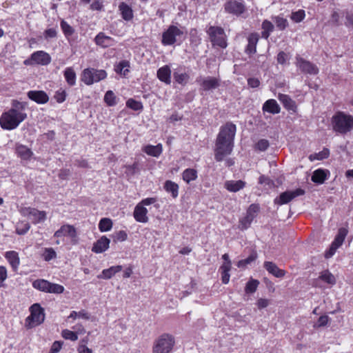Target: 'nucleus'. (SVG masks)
Wrapping results in <instances>:
<instances>
[{
  "instance_id": "nucleus-29",
  "label": "nucleus",
  "mask_w": 353,
  "mask_h": 353,
  "mask_svg": "<svg viewBox=\"0 0 353 353\" xmlns=\"http://www.w3.org/2000/svg\"><path fill=\"white\" fill-rule=\"evenodd\" d=\"M330 172L323 169H317L314 171L312 176V181L318 184H322L327 179Z\"/></svg>"
},
{
  "instance_id": "nucleus-63",
  "label": "nucleus",
  "mask_w": 353,
  "mask_h": 353,
  "mask_svg": "<svg viewBox=\"0 0 353 353\" xmlns=\"http://www.w3.org/2000/svg\"><path fill=\"white\" fill-rule=\"evenodd\" d=\"M248 84L250 87L255 88L259 86L260 81L256 78H250L248 79Z\"/></svg>"
},
{
  "instance_id": "nucleus-10",
  "label": "nucleus",
  "mask_w": 353,
  "mask_h": 353,
  "mask_svg": "<svg viewBox=\"0 0 353 353\" xmlns=\"http://www.w3.org/2000/svg\"><path fill=\"white\" fill-rule=\"evenodd\" d=\"M30 315L26 319V324L33 327L42 323L45 319L43 309L39 304L35 303L30 307Z\"/></svg>"
},
{
  "instance_id": "nucleus-39",
  "label": "nucleus",
  "mask_w": 353,
  "mask_h": 353,
  "mask_svg": "<svg viewBox=\"0 0 353 353\" xmlns=\"http://www.w3.org/2000/svg\"><path fill=\"white\" fill-rule=\"evenodd\" d=\"M182 178L187 183L196 179L197 171L193 168H187L182 173Z\"/></svg>"
},
{
  "instance_id": "nucleus-37",
  "label": "nucleus",
  "mask_w": 353,
  "mask_h": 353,
  "mask_svg": "<svg viewBox=\"0 0 353 353\" xmlns=\"http://www.w3.org/2000/svg\"><path fill=\"white\" fill-rule=\"evenodd\" d=\"M232 268L231 261L224 262L220 268L221 272V279L224 284L228 283L230 275L229 272Z\"/></svg>"
},
{
  "instance_id": "nucleus-35",
  "label": "nucleus",
  "mask_w": 353,
  "mask_h": 353,
  "mask_svg": "<svg viewBox=\"0 0 353 353\" xmlns=\"http://www.w3.org/2000/svg\"><path fill=\"white\" fill-rule=\"evenodd\" d=\"M164 190L171 194L172 198L176 199L179 195V187L177 183L170 180H167L163 185Z\"/></svg>"
},
{
  "instance_id": "nucleus-15",
  "label": "nucleus",
  "mask_w": 353,
  "mask_h": 353,
  "mask_svg": "<svg viewBox=\"0 0 353 353\" xmlns=\"http://www.w3.org/2000/svg\"><path fill=\"white\" fill-rule=\"evenodd\" d=\"M304 194L305 191L301 188H297L292 191H286L281 193L279 196L276 197L274 200V203L279 205L286 204L294 198L302 196Z\"/></svg>"
},
{
  "instance_id": "nucleus-2",
  "label": "nucleus",
  "mask_w": 353,
  "mask_h": 353,
  "mask_svg": "<svg viewBox=\"0 0 353 353\" xmlns=\"http://www.w3.org/2000/svg\"><path fill=\"white\" fill-rule=\"evenodd\" d=\"M26 107V102L12 100L11 108L0 117L1 128L6 130L16 129L27 118Z\"/></svg>"
},
{
  "instance_id": "nucleus-32",
  "label": "nucleus",
  "mask_w": 353,
  "mask_h": 353,
  "mask_svg": "<svg viewBox=\"0 0 353 353\" xmlns=\"http://www.w3.org/2000/svg\"><path fill=\"white\" fill-rule=\"evenodd\" d=\"M263 110L275 114L280 112L281 108L274 99H268L263 105Z\"/></svg>"
},
{
  "instance_id": "nucleus-62",
  "label": "nucleus",
  "mask_w": 353,
  "mask_h": 353,
  "mask_svg": "<svg viewBox=\"0 0 353 353\" xmlns=\"http://www.w3.org/2000/svg\"><path fill=\"white\" fill-rule=\"evenodd\" d=\"M288 56L284 52H280L277 55V61L280 64H284L288 60Z\"/></svg>"
},
{
  "instance_id": "nucleus-41",
  "label": "nucleus",
  "mask_w": 353,
  "mask_h": 353,
  "mask_svg": "<svg viewBox=\"0 0 353 353\" xmlns=\"http://www.w3.org/2000/svg\"><path fill=\"white\" fill-rule=\"evenodd\" d=\"M259 37L256 34H252L248 37V44L246 51L249 54H253L256 52V46L258 42Z\"/></svg>"
},
{
  "instance_id": "nucleus-50",
  "label": "nucleus",
  "mask_w": 353,
  "mask_h": 353,
  "mask_svg": "<svg viewBox=\"0 0 353 353\" xmlns=\"http://www.w3.org/2000/svg\"><path fill=\"white\" fill-rule=\"evenodd\" d=\"M104 101L109 106H113L116 105V97L112 90H108L106 92L104 96Z\"/></svg>"
},
{
  "instance_id": "nucleus-53",
  "label": "nucleus",
  "mask_w": 353,
  "mask_h": 353,
  "mask_svg": "<svg viewBox=\"0 0 353 353\" xmlns=\"http://www.w3.org/2000/svg\"><path fill=\"white\" fill-rule=\"evenodd\" d=\"M42 256L46 261H49L57 257V253L53 248H45Z\"/></svg>"
},
{
  "instance_id": "nucleus-21",
  "label": "nucleus",
  "mask_w": 353,
  "mask_h": 353,
  "mask_svg": "<svg viewBox=\"0 0 353 353\" xmlns=\"http://www.w3.org/2000/svg\"><path fill=\"white\" fill-rule=\"evenodd\" d=\"M27 95L30 100L39 104L46 103L49 100L48 94L42 90H30Z\"/></svg>"
},
{
  "instance_id": "nucleus-44",
  "label": "nucleus",
  "mask_w": 353,
  "mask_h": 353,
  "mask_svg": "<svg viewBox=\"0 0 353 353\" xmlns=\"http://www.w3.org/2000/svg\"><path fill=\"white\" fill-rule=\"evenodd\" d=\"M112 228V221L110 219L103 218L99 223V230L101 232H108Z\"/></svg>"
},
{
  "instance_id": "nucleus-36",
  "label": "nucleus",
  "mask_w": 353,
  "mask_h": 353,
  "mask_svg": "<svg viewBox=\"0 0 353 353\" xmlns=\"http://www.w3.org/2000/svg\"><path fill=\"white\" fill-rule=\"evenodd\" d=\"M63 76L69 85L73 86L76 84L77 75L72 67H68L65 69Z\"/></svg>"
},
{
  "instance_id": "nucleus-38",
  "label": "nucleus",
  "mask_w": 353,
  "mask_h": 353,
  "mask_svg": "<svg viewBox=\"0 0 353 353\" xmlns=\"http://www.w3.org/2000/svg\"><path fill=\"white\" fill-rule=\"evenodd\" d=\"M319 279L331 286L335 285L336 281L335 276L329 270H324L321 272L319 276Z\"/></svg>"
},
{
  "instance_id": "nucleus-48",
  "label": "nucleus",
  "mask_w": 353,
  "mask_h": 353,
  "mask_svg": "<svg viewBox=\"0 0 353 353\" xmlns=\"http://www.w3.org/2000/svg\"><path fill=\"white\" fill-rule=\"evenodd\" d=\"M257 258V254L255 252H253L247 259L240 260L237 263V266L239 268H245L247 265L250 264L252 262L256 260Z\"/></svg>"
},
{
  "instance_id": "nucleus-22",
  "label": "nucleus",
  "mask_w": 353,
  "mask_h": 353,
  "mask_svg": "<svg viewBox=\"0 0 353 353\" xmlns=\"http://www.w3.org/2000/svg\"><path fill=\"white\" fill-rule=\"evenodd\" d=\"M198 82L201 88L205 91L215 89L219 85V79L212 77L201 78Z\"/></svg>"
},
{
  "instance_id": "nucleus-4",
  "label": "nucleus",
  "mask_w": 353,
  "mask_h": 353,
  "mask_svg": "<svg viewBox=\"0 0 353 353\" xmlns=\"http://www.w3.org/2000/svg\"><path fill=\"white\" fill-rule=\"evenodd\" d=\"M332 125L335 132L345 134L353 129V117L343 112H337L332 118Z\"/></svg>"
},
{
  "instance_id": "nucleus-64",
  "label": "nucleus",
  "mask_w": 353,
  "mask_h": 353,
  "mask_svg": "<svg viewBox=\"0 0 353 353\" xmlns=\"http://www.w3.org/2000/svg\"><path fill=\"white\" fill-rule=\"evenodd\" d=\"M78 353H92V350L85 345H79L77 348Z\"/></svg>"
},
{
  "instance_id": "nucleus-51",
  "label": "nucleus",
  "mask_w": 353,
  "mask_h": 353,
  "mask_svg": "<svg viewBox=\"0 0 353 353\" xmlns=\"http://www.w3.org/2000/svg\"><path fill=\"white\" fill-rule=\"evenodd\" d=\"M60 26L65 37H70L73 34V28L70 25H69L65 21L61 20Z\"/></svg>"
},
{
  "instance_id": "nucleus-16",
  "label": "nucleus",
  "mask_w": 353,
  "mask_h": 353,
  "mask_svg": "<svg viewBox=\"0 0 353 353\" xmlns=\"http://www.w3.org/2000/svg\"><path fill=\"white\" fill-rule=\"evenodd\" d=\"M54 236L56 238L70 237L73 243L77 241V234L75 228L69 224L63 225L58 230H57Z\"/></svg>"
},
{
  "instance_id": "nucleus-19",
  "label": "nucleus",
  "mask_w": 353,
  "mask_h": 353,
  "mask_svg": "<svg viewBox=\"0 0 353 353\" xmlns=\"http://www.w3.org/2000/svg\"><path fill=\"white\" fill-rule=\"evenodd\" d=\"M224 8L225 12L233 14L239 15L245 10L244 5L236 0H230L225 3Z\"/></svg>"
},
{
  "instance_id": "nucleus-47",
  "label": "nucleus",
  "mask_w": 353,
  "mask_h": 353,
  "mask_svg": "<svg viewBox=\"0 0 353 353\" xmlns=\"http://www.w3.org/2000/svg\"><path fill=\"white\" fill-rule=\"evenodd\" d=\"M259 284V282L256 279H250L246 284L245 291L247 294L254 293Z\"/></svg>"
},
{
  "instance_id": "nucleus-59",
  "label": "nucleus",
  "mask_w": 353,
  "mask_h": 353,
  "mask_svg": "<svg viewBox=\"0 0 353 353\" xmlns=\"http://www.w3.org/2000/svg\"><path fill=\"white\" fill-rule=\"evenodd\" d=\"M57 34V32L55 28H48L44 32V37L46 39L55 38Z\"/></svg>"
},
{
  "instance_id": "nucleus-14",
  "label": "nucleus",
  "mask_w": 353,
  "mask_h": 353,
  "mask_svg": "<svg viewBox=\"0 0 353 353\" xmlns=\"http://www.w3.org/2000/svg\"><path fill=\"white\" fill-rule=\"evenodd\" d=\"M259 211V206L257 204H252L249 206L246 212V215L240 219L239 228L241 230L248 229L254 219L256 216L257 213Z\"/></svg>"
},
{
  "instance_id": "nucleus-56",
  "label": "nucleus",
  "mask_w": 353,
  "mask_h": 353,
  "mask_svg": "<svg viewBox=\"0 0 353 353\" xmlns=\"http://www.w3.org/2000/svg\"><path fill=\"white\" fill-rule=\"evenodd\" d=\"M68 318H72L75 319L76 318H82L84 319H89L90 314L85 312V310H81L79 312L72 311Z\"/></svg>"
},
{
  "instance_id": "nucleus-45",
  "label": "nucleus",
  "mask_w": 353,
  "mask_h": 353,
  "mask_svg": "<svg viewBox=\"0 0 353 353\" xmlns=\"http://www.w3.org/2000/svg\"><path fill=\"white\" fill-rule=\"evenodd\" d=\"M272 19L276 24V28L280 30H284L288 26V20L281 16L272 17Z\"/></svg>"
},
{
  "instance_id": "nucleus-8",
  "label": "nucleus",
  "mask_w": 353,
  "mask_h": 353,
  "mask_svg": "<svg viewBox=\"0 0 353 353\" xmlns=\"http://www.w3.org/2000/svg\"><path fill=\"white\" fill-rule=\"evenodd\" d=\"M213 46L225 48L228 46L224 30L218 26H210L207 31Z\"/></svg>"
},
{
  "instance_id": "nucleus-17",
  "label": "nucleus",
  "mask_w": 353,
  "mask_h": 353,
  "mask_svg": "<svg viewBox=\"0 0 353 353\" xmlns=\"http://www.w3.org/2000/svg\"><path fill=\"white\" fill-rule=\"evenodd\" d=\"M296 66L305 73H308L310 74H316L318 73L319 70L317 67L312 64V63L304 60L303 58L300 57H297L296 58Z\"/></svg>"
},
{
  "instance_id": "nucleus-52",
  "label": "nucleus",
  "mask_w": 353,
  "mask_h": 353,
  "mask_svg": "<svg viewBox=\"0 0 353 353\" xmlns=\"http://www.w3.org/2000/svg\"><path fill=\"white\" fill-rule=\"evenodd\" d=\"M30 224L27 222L18 223L16 227V232L18 234H25L30 230Z\"/></svg>"
},
{
  "instance_id": "nucleus-46",
  "label": "nucleus",
  "mask_w": 353,
  "mask_h": 353,
  "mask_svg": "<svg viewBox=\"0 0 353 353\" xmlns=\"http://www.w3.org/2000/svg\"><path fill=\"white\" fill-rule=\"evenodd\" d=\"M330 151L327 148H324L322 151L312 154L309 156V159L311 161H314L315 160H323L327 159L329 157Z\"/></svg>"
},
{
  "instance_id": "nucleus-31",
  "label": "nucleus",
  "mask_w": 353,
  "mask_h": 353,
  "mask_svg": "<svg viewBox=\"0 0 353 353\" xmlns=\"http://www.w3.org/2000/svg\"><path fill=\"white\" fill-rule=\"evenodd\" d=\"M119 10L125 21H129L133 19L134 14L132 9L127 3L121 2L119 6Z\"/></svg>"
},
{
  "instance_id": "nucleus-6",
  "label": "nucleus",
  "mask_w": 353,
  "mask_h": 353,
  "mask_svg": "<svg viewBox=\"0 0 353 353\" xmlns=\"http://www.w3.org/2000/svg\"><path fill=\"white\" fill-rule=\"evenodd\" d=\"M157 201L156 197H148L142 199L137 204L133 212L134 219L139 223H147L148 221V212L146 206L155 204Z\"/></svg>"
},
{
  "instance_id": "nucleus-55",
  "label": "nucleus",
  "mask_w": 353,
  "mask_h": 353,
  "mask_svg": "<svg viewBox=\"0 0 353 353\" xmlns=\"http://www.w3.org/2000/svg\"><path fill=\"white\" fill-rule=\"evenodd\" d=\"M126 105L133 110H141L143 109L142 103L132 99H130L127 101Z\"/></svg>"
},
{
  "instance_id": "nucleus-18",
  "label": "nucleus",
  "mask_w": 353,
  "mask_h": 353,
  "mask_svg": "<svg viewBox=\"0 0 353 353\" xmlns=\"http://www.w3.org/2000/svg\"><path fill=\"white\" fill-rule=\"evenodd\" d=\"M173 77L176 83L184 85L188 83L190 79V75L185 67L180 65L174 70Z\"/></svg>"
},
{
  "instance_id": "nucleus-33",
  "label": "nucleus",
  "mask_w": 353,
  "mask_h": 353,
  "mask_svg": "<svg viewBox=\"0 0 353 353\" xmlns=\"http://www.w3.org/2000/svg\"><path fill=\"white\" fill-rule=\"evenodd\" d=\"M4 256L13 270H17L20 263L18 253L15 251H8L5 253Z\"/></svg>"
},
{
  "instance_id": "nucleus-58",
  "label": "nucleus",
  "mask_w": 353,
  "mask_h": 353,
  "mask_svg": "<svg viewBox=\"0 0 353 353\" xmlns=\"http://www.w3.org/2000/svg\"><path fill=\"white\" fill-rule=\"evenodd\" d=\"M268 146L269 142L265 139H261L256 144V148L260 151H265Z\"/></svg>"
},
{
  "instance_id": "nucleus-25",
  "label": "nucleus",
  "mask_w": 353,
  "mask_h": 353,
  "mask_svg": "<svg viewBox=\"0 0 353 353\" xmlns=\"http://www.w3.org/2000/svg\"><path fill=\"white\" fill-rule=\"evenodd\" d=\"M157 75L161 81L168 85L171 83V70L169 65H165L160 68L157 70Z\"/></svg>"
},
{
  "instance_id": "nucleus-60",
  "label": "nucleus",
  "mask_w": 353,
  "mask_h": 353,
  "mask_svg": "<svg viewBox=\"0 0 353 353\" xmlns=\"http://www.w3.org/2000/svg\"><path fill=\"white\" fill-rule=\"evenodd\" d=\"M270 304V300L267 299H259L256 302V305L259 310L267 307Z\"/></svg>"
},
{
  "instance_id": "nucleus-20",
  "label": "nucleus",
  "mask_w": 353,
  "mask_h": 353,
  "mask_svg": "<svg viewBox=\"0 0 353 353\" xmlns=\"http://www.w3.org/2000/svg\"><path fill=\"white\" fill-rule=\"evenodd\" d=\"M94 43L101 48H106L114 46L115 44V40L107 36L104 32H101L94 37Z\"/></svg>"
},
{
  "instance_id": "nucleus-27",
  "label": "nucleus",
  "mask_w": 353,
  "mask_h": 353,
  "mask_svg": "<svg viewBox=\"0 0 353 353\" xmlns=\"http://www.w3.org/2000/svg\"><path fill=\"white\" fill-rule=\"evenodd\" d=\"M264 268L270 274L277 278H281L285 274L284 270L279 268L275 263L270 261H265L264 263Z\"/></svg>"
},
{
  "instance_id": "nucleus-34",
  "label": "nucleus",
  "mask_w": 353,
  "mask_h": 353,
  "mask_svg": "<svg viewBox=\"0 0 353 353\" xmlns=\"http://www.w3.org/2000/svg\"><path fill=\"white\" fill-rule=\"evenodd\" d=\"M143 151L148 155L158 157L162 153L163 148L161 143L157 145H147L143 148Z\"/></svg>"
},
{
  "instance_id": "nucleus-3",
  "label": "nucleus",
  "mask_w": 353,
  "mask_h": 353,
  "mask_svg": "<svg viewBox=\"0 0 353 353\" xmlns=\"http://www.w3.org/2000/svg\"><path fill=\"white\" fill-rule=\"evenodd\" d=\"M187 35L185 28L171 25L162 34L161 43L163 46H172L176 43L180 44Z\"/></svg>"
},
{
  "instance_id": "nucleus-1",
  "label": "nucleus",
  "mask_w": 353,
  "mask_h": 353,
  "mask_svg": "<svg viewBox=\"0 0 353 353\" xmlns=\"http://www.w3.org/2000/svg\"><path fill=\"white\" fill-rule=\"evenodd\" d=\"M236 133V125L228 123L223 126L217 136L214 157L217 161H221L231 154L234 147V139Z\"/></svg>"
},
{
  "instance_id": "nucleus-43",
  "label": "nucleus",
  "mask_w": 353,
  "mask_h": 353,
  "mask_svg": "<svg viewBox=\"0 0 353 353\" xmlns=\"http://www.w3.org/2000/svg\"><path fill=\"white\" fill-rule=\"evenodd\" d=\"M259 183L263 185V188L267 190L274 188L276 186L274 181L265 175H262L259 177Z\"/></svg>"
},
{
  "instance_id": "nucleus-9",
  "label": "nucleus",
  "mask_w": 353,
  "mask_h": 353,
  "mask_svg": "<svg viewBox=\"0 0 353 353\" xmlns=\"http://www.w3.org/2000/svg\"><path fill=\"white\" fill-rule=\"evenodd\" d=\"M32 287L46 293L61 294L64 287L61 285L52 283L45 279H37L32 283Z\"/></svg>"
},
{
  "instance_id": "nucleus-26",
  "label": "nucleus",
  "mask_w": 353,
  "mask_h": 353,
  "mask_svg": "<svg viewBox=\"0 0 353 353\" xmlns=\"http://www.w3.org/2000/svg\"><path fill=\"white\" fill-rule=\"evenodd\" d=\"M122 269L123 267L121 265L111 266L108 269L103 270L101 273L97 276V278L100 279H110L117 273L121 272Z\"/></svg>"
},
{
  "instance_id": "nucleus-23",
  "label": "nucleus",
  "mask_w": 353,
  "mask_h": 353,
  "mask_svg": "<svg viewBox=\"0 0 353 353\" xmlns=\"http://www.w3.org/2000/svg\"><path fill=\"white\" fill-rule=\"evenodd\" d=\"M110 243V240L105 236H102L93 244L92 251L97 254L104 252L109 248Z\"/></svg>"
},
{
  "instance_id": "nucleus-54",
  "label": "nucleus",
  "mask_w": 353,
  "mask_h": 353,
  "mask_svg": "<svg viewBox=\"0 0 353 353\" xmlns=\"http://www.w3.org/2000/svg\"><path fill=\"white\" fill-rule=\"evenodd\" d=\"M63 338L72 341H75L78 339V335L75 332L69 330L68 329L63 330L61 332Z\"/></svg>"
},
{
  "instance_id": "nucleus-7",
  "label": "nucleus",
  "mask_w": 353,
  "mask_h": 353,
  "mask_svg": "<svg viewBox=\"0 0 353 353\" xmlns=\"http://www.w3.org/2000/svg\"><path fill=\"white\" fill-rule=\"evenodd\" d=\"M108 74L104 70H98L93 68L84 69L81 73V81L87 85H91L105 79Z\"/></svg>"
},
{
  "instance_id": "nucleus-57",
  "label": "nucleus",
  "mask_w": 353,
  "mask_h": 353,
  "mask_svg": "<svg viewBox=\"0 0 353 353\" xmlns=\"http://www.w3.org/2000/svg\"><path fill=\"white\" fill-rule=\"evenodd\" d=\"M66 92L63 88H59L55 92L54 98L58 103H62L65 100L66 98Z\"/></svg>"
},
{
  "instance_id": "nucleus-61",
  "label": "nucleus",
  "mask_w": 353,
  "mask_h": 353,
  "mask_svg": "<svg viewBox=\"0 0 353 353\" xmlns=\"http://www.w3.org/2000/svg\"><path fill=\"white\" fill-rule=\"evenodd\" d=\"M63 343L61 341H54L50 349L51 353H58L62 347Z\"/></svg>"
},
{
  "instance_id": "nucleus-40",
  "label": "nucleus",
  "mask_w": 353,
  "mask_h": 353,
  "mask_svg": "<svg viewBox=\"0 0 353 353\" xmlns=\"http://www.w3.org/2000/svg\"><path fill=\"white\" fill-rule=\"evenodd\" d=\"M261 26L263 30L261 32V36L263 38L268 39L270 34L274 30V25L271 21L268 20H264Z\"/></svg>"
},
{
  "instance_id": "nucleus-12",
  "label": "nucleus",
  "mask_w": 353,
  "mask_h": 353,
  "mask_svg": "<svg viewBox=\"0 0 353 353\" xmlns=\"http://www.w3.org/2000/svg\"><path fill=\"white\" fill-rule=\"evenodd\" d=\"M347 233L348 230L346 228H341L339 229L338 233L332 242L329 249L325 252V257L326 259H330L334 255L337 249L342 245Z\"/></svg>"
},
{
  "instance_id": "nucleus-11",
  "label": "nucleus",
  "mask_w": 353,
  "mask_h": 353,
  "mask_svg": "<svg viewBox=\"0 0 353 353\" xmlns=\"http://www.w3.org/2000/svg\"><path fill=\"white\" fill-rule=\"evenodd\" d=\"M21 214L30 219L32 223L37 224L46 219V212L30 207H21L19 210Z\"/></svg>"
},
{
  "instance_id": "nucleus-28",
  "label": "nucleus",
  "mask_w": 353,
  "mask_h": 353,
  "mask_svg": "<svg viewBox=\"0 0 353 353\" xmlns=\"http://www.w3.org/2000/svg\"><path fill=\"white\" fill-rule=\"evenodd\" d=\"M279 100L282 103L285 109L289 111L295 112L296 110V103L287 94H279L278 96Z\"/></svg>"
},
{
  "instance_id": "nucleus-24",
  "label": "nucleus",
  "mask_w": 353,
  "mask_h": 353,
  "mask_svg": "<svg viewBox=\"0 0 353 353\" xmlns=\"http://www.w3.org/2000/svg\"><path fill=\"white\" fill-rule=\"evenodd\" d=\"M15 152L18 157L23 161H29L33 153L27 146L17 143L15 147Z\"/></svg>"
},
{
  "instance_id": "nucleus-49",
  "label": "nucleus",
  "mask_w": 353,
  "mask_h": 353,
  "mask_svg": "<svg viewBox=\"0 0 353 353\" xmlns=\"http://www.w3.org/2000/svg\"><path fill=\"white\" fill-rule=\"evenodd\" d=\"M305 17V13L303 10H299L296 12H292L290 16V19L294 23L301 22Z\"/></svg>"
},
{
  "instance_id": "nucleus-30",
  "label": "nucleus",
  "mask_w": 353,
  "mask_h": 353,
  "mask_svg": "<svg viewBox=\"0 0 353 353\" xmlns=\"http://www.w3.org/2000/svg\"><path fill=\"white\" fill-rule=\"evenodd\" d=\"M245 186V182L241 180L239 181H227L225 182L224 187L229 192H236L242 190Z\"/></svg>"
},
{
  "instance_id": "nucleus-13",
  "label": "nucleus",
  "mask_w": 353,
  "mask_h": 353,
  "mask_svg": "<svg viewBox=\"0 0 353 353\" xmlns=\"http://www.w3.org/2000/svg\"><path fill=\"white\" fill-rule=\"evenodd\" d=\"M51 57L48 52L43 50H38L33 52L29 59L23 61V63L26 65H47L51 62Z\"/></svg>"
},
{
  "instance_id": "nucleus-5",
  "label": "nucleus",
  "mask_w": 353,
  "mask_h": 353,
  "mask_svg": "<svg viewBox=\"0 0 353 353\" xmlns=\"http://www.w3.org/2000/svg\"><path fill=\"white\" fill-rule=\"evenodd\" d=\"M174 345L175 339L172 335L162 334L154 341L152 353H171Z\"/></svg>"
},
{
  "instance_id": "nucleus-42",
  "label": "nucleus",
  "mask_w": 353,
  "mask_h": 353,
  "mask_svg": "<svg viewBox=\"0 0 353 353\" xmlns=\"http://www.w3.org/2000/svg\"><path fill=\"white\" fill-rule=\"evenodd\" d=\"M129 62L126 60H123L115 66V71L118 74L125 76L126 74L129 72Z\"/></svg>"
}]
</instances>
